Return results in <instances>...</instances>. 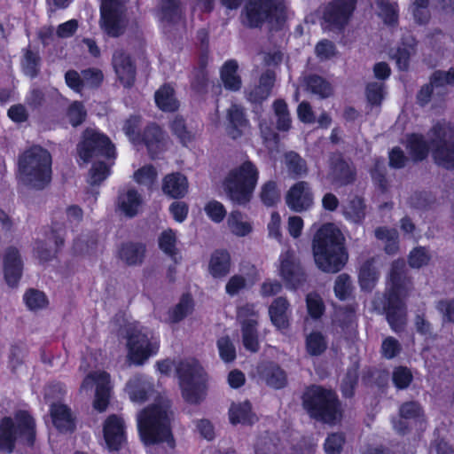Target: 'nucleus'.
<instances>
[{"label":"nucleus","instance_id":"1","mask_svg":"<svg viewBox=\"0 0 454 454\" xmlns=\"http://www.w3.org/2000/svg\"><path fill=\"white\" fill-rule=\"evenodd\" d=\"M312 253L317 267L325 273L340 272L348 259L344 236L331 223L322 224L314 234Z\"/></svg>","mask_w":454,"mask_h":454},{"label":"nucleus","instance_id":"2","mask_svg":"<svg viewBox=\"0 0 454 454\" xmlns=\"http://www.w3.org/2000/svg\"><path fill=\"white\" fill-rule=\"evenodd\" d=\"M409 283L404 263L394 262L388 286L383 294V311L389 326L395 333L403 331L406 325L407 309L403 298L407 294Z\"/></svg>","mask_w":454,"mask_h":454},{"label":"nucleus","instance_id":"3","mask_svg":"<svg viewBox=\"0 0 454 454\" xmlns=\"http://www.w3.org/2000/svg\"><path fill=\"white\" fill-rule=\"evenodd\" d=\"M36 441V423L27 410H18L13 416L0 419V450L11 454L16 445L34 448Z\"/></svg>","mask_w":454,"mask_h":454},{"label":"nucleus","instance_id":"4","mask_svg":"<svg viewBox=\"0 0 454 454\" xmlns=\"http://www.w3.org/2000/svg\"><path fill=\"white\" fill-rule=\"evenodd\" d=\"M287 19L286 0H246L240 13L242 25L260 29L267 24L270 30H282Z\"/></svg>","mask_w":454,"mask_h":454},{"label":"nucleus","instance_id":"5","mask_svg":"<svg viewBox=\"0 0 454 454\" xmlns=\"http://www.w3.org/2000/svg\"><path fill=\"white\" fill-rule=\"evenodd\" d=\"M52 158L50 152L34 145L26 149L18 159V169L22 183L32 189L42 191L51 182Z\"/></svg>","mask_w":454,"mask_h":454},{"label":"nucleus","instance_id":"6","mask_svg":"<svg viewBox=\"0 0 454 454\" xmlns=\"http://www.w3.org/2000/svg\"><path fill=\"white\" fill-rule=\"evenodd\" d=\"M303 409L319 422L334 424L342 418V407L337 393L332 388L312 384L301 395Z\"/></svg>","mask_w":454,"mask_h":454},{"label":"nucleus","instance_id":"7","mask_svg":"<svg viewBox=\"0 0 454 454\" xmlns=\"http://www.w3.org/2000/svg\"><path fill=\"white\" fill-rule=\"evenodd\" d=\"M176 375L185 403L198 405L206 399L208 374L198 359L190 357L179 360L176 365Z\"/></svg>","mask_w":454,"mask_h":454},{"label":"nucleus","instance_id":"8","mask_svg":"<svg viewBox=\"0 0 454 454\" xmlns=\"http://www.w3.org/2000/svg\"><path fill=\"white\" fill-rule=\"evenodd\" d=\"M137 429L145 445L167 442L171 448L175 446L170 419L167 411L160 405L148 406L139 413Z\"/></svg>","mask_w":454,"mask_h":454},{"label":"nucleus","instance_id":"9","mask_svg":"<svg viewBox=\"0 0 454 454\" xmlns=\"http://www.w3.org/2000/svg\"><path fill=\"white\" fill-rule=\"evenodd\" d=\"M258 180V168L252 160H247L229 171L223 184L230 200L245 206L251 201Z\"/></svg>","mask_w":454,"mask_h":454},{"label":"nucleus","instance_id":"10","mask_svg":"<svg viewBox=\"0 0 454 454\" xmlns=\"http://www.w3.org/2000/svg\"><path fill=\"white\" fill-rule=\"evenodd\" d=\"M121 334L126 339L127 357L135 365H143L151 356L158 352L159 344L152 341L150 330L139 322L124 325Z\"/></svg>","mask_w":454,"mask_h":454},{"label":"nucleus","instance_id":"11","mask_svg":"<svg viewBox=\"0 0 454 454\" xmlns=\"http://www.w3.org/2000/svg\"><path fill=\"white\" fill-rule=\"evenodd\" d=\"M77 153L83 163H89L94 158L115 159V146L111 139L103 132L87 128L82 134L77 145Z\"/></svg>","mask_w":454,"mask_h":454},{"label":"nucleus","instance_id":"12","mask_svg":"<svg viewBox=\"0 0 454 454\" xmlns=\"http://www.w3.org/2000/svg\"><path fill=\"white\" fill-rule=\"evenodd\" d=\"M433 135L434 163L448 170L454 169V126L445 120L436 121L430 129Z\"/></svg>","mask_w":454,"mask_h":454},{"label":"nucleus","instance_id":"13","mask_svg":"<svg viewBox=\"0 0 454 454\" xmlns=\"http://www.w3.org/2000/svg\"><path fill=\"white\" fill-rule=\"evenodd\" d=\"M125 12L122 0H101L100 27L108 36L117 38L124 34Z\"/></svg>","mask_w":454,"mask_h":454},{"label":"nucleus","instance_id":"14","mask_svg":"<svg viewBox=\"0 0 454 454\" xmlns=\"http://www.w3.org/2000/svg\"><path fill=\"white\" fill-rule=\"evenodd\" d=\"M357 0H332L324 9L322 19L331 31L343 33L356 9Z\"/></svg>","mask_w":454,"mask_h":454},{"label":"nucleus","instance_id":"15","mask_svg":"<svg viewBox=\"0 0 454 454\" xmlns=\"http://www.w3.org/2000/svg\"><path fill=\"white\" fill-rule=\"evenodd\" d=\"M329 176L333 184L347 186L356 179V169L340 152L332 153L328 160Z\"/></svg>","mask_w":454,"mask_h":454},{"label":"nucleus","instance_id":"16","mask_svg":"<svg viewBox=\"0 0 454 454\" xmlns=\"http://www.w3.org/2000/svg\"><path fill=\"white\" fill-rule=\"evenodd\" d=\"M112 66L120 83L126 89L135 85L137 79V65L129 53L122 49L114 51Z\"/></svg>","mask_w":454,"mask_h":454},{"label":"nucleus","instance_id":"17","mask_svg":"<svg viewBox=\"0 0 454 454\" xmlns=\"http://www.w3.org/2000/svg\"><path fill=\"white\" fill-rule=\"evenodd\" d=\"M314 202V195L309 184L298 181L294 184L286 195V203L294 212L301 213L309 210Z\"/></svg>","mask_w":454,"mask_h":454},{"label":"nucleus","instance_id":"18","mask_svg":"<svg viewBox=\"0 0 454 454\" xmlns=\"http://www.w3.org/2000/svg\"><path fill=\"white\" fill-rule=\"evenodd\" d=\"M24 263L19 249L13 246L5 248L3 255V272L6 284L18 286L23 274Z\"/></svg>","mask_w":454,"mask_h":454},{"label":"nucleus","instance_id":"19","mask_svg":"<svg viewBox=\"0 0 454 454\" xmlns=\"http://www.w3.org/2000/svg\"><path fill=\"white\" fill-rule=\"evenodd\" d=\"M123 419L116 414L109 415L103 424V436L106 447L113 451L121 449L127 441Z\"/></svg>","mask_w":454,"mask_h":454},{"label":"nucleus","instance_id":"20","mask_svg":"<svg viewBox=\"0 0 454 454\" xmlns=\"http://www.w3.org/2000/svg\"><path fill=\"white\" fill-rule=\"evenodd\" d=\"M66 226L64 223H52L50 230V235L47 236L50 240H53L55 249L50 248L46 242L43 240H37L35 242V254L36 257L41 263H46L52 261L57 254L60 251L65 244Z\"/></svg>","mask_w":454,"mask_h":454},{"label":"nucleus","instance_id":"21","mask_svg":"<svg viewBox=\"0 0 454 454\" xmlns=\"http://www.w3.org/2000/svg\"><path fill=\"white\" fill-rule=\"evenodd\" d=\"M137 145H145L152 159H156L164 151V131L156 122H149L139 135Z\"/></svg>","mask_w":454,"mask_h":454},{"label":"nucleus","instance_id":"22","mask_svg":"<svg viewBox=\"0 0 454 454\" xmlns=\"http://www.w3.org/2000/svg\"><path fill=\"white\" fill-rule=\"evenodd\" d=\"M279 273L286 284L294 289L301 286L306 280L300 262L290 251L280 255Z\"/></svg>","mask_w":454,"mask_h":454},{"label":"nucleus","instance_id":"23","mask_svg":"<svg viewBox=\"0 0 454 454\" xmlns=\"http://www.w3.org/2000/svg\"><path fill=\"white\" fill-rule=\"evenodd\" d=\"M260 378L265 384L274 389H282L287 385V374L281 366L274 361H264L258 366Z\"/></svg>","mask_w":454,"mask_h":454},{"label":"nucleus","instance_id":"24","mask_svg":"<svg viewBox=\"0 0 454 454\" xmlns=\"http://www.w3.org/2000/svg\"><path fill=\"white\" fill-rule=\"evenodd\" d=\"M405 147L413 162H421L427 160L434 149L432 140L429 143L423 134L418 132L406 135Z\"/></svg>","mask_w":454,"mask_h":454},{"label":"nucleus","instance_id":"25","mask_svg":"<svg viewBox=\"0 0 454 454\" xmlns=\"http://www.w3.org/2000/svg\"><path fill=\"white\" fill-rule=\"evenodd\" d=\"M93 380L96 383L93 408L98 412H104L110 403V375L105 371L99 372L95 373Z\"/></svg>","mask_w":454,"mask_h":454},{"label":"nucleus","instance_id":"26","mask_svg":"<svg viewBox=\"0 0 454 454\" xmlns=\"http://www.w3.org/2000/svg\"><path fill=\"white\" fill-rule=\"evenodd\" d=\"M230 423L233 426H252L258 421L256 414L253 411L252 403L246 400L239 403H232L228 411Z\"/></svg>","mask_w":454,"mask_h":454},{"label":"nucleus","instance_id":"27","mask_svg":"<svg viewBox=\"0 0 454 454\" xmlns=\"http://www.w3.org/2000/svg\"><path fill=\"white\" fill-rule=\"evenodd\" d=\"M188 187L187 177L180 172H173L163 177L162 192L172 199L179 200L185 197Z\"/></svg>","mask_w":454,"mask_h":454},{"label":"nucleus","instance_id":"28","mask_svg":"<svg viewBox=\"0 0 454 454\" xmlns=\"http://www.w3.org/2000/svg\"><path fill=\"white\" fill-rule=\"evenodd\" d=\"M227 120V133L233 140L241 137L244 130L249 126L244 109L238 105H233L228 109Z\"/></svg>","mask_w":454,"mask_h":454},{"label":"nucleus","instance_id":"29","mask_svg":"<svg viewBox=\"0 0 454 454\" xmlns=\"http://www.w3.org/2000/svg\"><path fill=\"white\" fill-rule=\"evenodd\" d=\"M220 80L227 91L238 92L241 90L242 79L239 74V64L236 59H228L222 65Z\"/></svg>","mask_w":454,"mask_h":454},{"label":"nucleus","instance_id":"30","mask_svg":"<svg viewBox=\"0 0 454 454\" xmlns=\"http://www.w3.org/2000/svg\"><path fill=\"white\" fill-rule=\"evenodd\" d=\"M231 265V256L229 251L219 248L211 254L208 270L214 278H223L230 273Z\"/></svg>","mask_w":454,"mask_h":454},{"label":"nucleus","instance_id":"31","mask_svg":"<svg viewBox=\"0 0 454 454\" xmlns=\"http://www.w3.org/2000/svg\"><path fill=\"white\" fill-rule=\"evenodd\" d=\"M156 106L164 113H175L179 110L180 102L176 90L170 83H163L154 93Z\"/></svg>","mask_w":454,"mask_h":454},{"label":"nucleus","instance_id":"32","mask_svg":"<svg viewBox=\"0 0 454 454\" xmlns=\"http://www.w3.org/2000/svg\"><path fill=\"white\" fill-rule=\"evenodd\" d=\"M146 247L140 242H125L118 249V257L129 266L140 265L145 259Z\"/></svg>","mask_w":454,"mask_h":454},{"label":"nucleus","instance_id":"33","mask_svg":"<svg viewBox=\"0 0 454 454\" xmlns=\"http://www.w3.org/2000/svg\"><path fill=\"white\" fill-rule=\"evenodd\" d=\"M290 304L286 297H277L269 307V316L272 325L279 329H286L289 326L288 309Z\"/></svg>","mask_w":454,"mask_h":454},{"label":"nucleus","instance_id":"34","mask_svg":"<svg viewBox=\"0 0 454 454\" xmlns=\"http://www.w3.org/2000/svg\"><path fill=\"white\" fill-rule=\"evenodd\" d=\"M142 203V196L135 188H130L126 192L118 195V207L128 217L136 216Z\"/></svg>","mask_w":454,"mask_h":454},{"label":"nucleus","instance_id":"35","mask_svg":"<svg viewBox=\"0 0 454 454\" xmlns=\"http://www.w3.org/2000/svg\"><path fill=\"white\" fill-rule=\"evenodd\" d=\"M158 12L162 22L177 24L182 19L181 0H160Z\"/></svg>","mask_w":454,"mask_h":454},{"label":"nucleus","instance_id":"36","mask_svg":"<svg viewBox=\"0 0 454 454\" xmlns=\"http://www.w3.org/2000/svg\"><path fill=\"white\" fill-rule=\"evenodd\" d=\"M158 12L162 22L177 24L182 19L181 0H160Z\"/></svg>","mask_w":454,"mask_h":454},{"label":"nucleus","instance_id":"37","mask_svg":"<svg viewBox=\"0 0 454 454\" xmlns=\"http://www.w3.org/2000/svg\"><path fill=\"white\" fill-rule=\"evenodd\" d=\"M257 325L255 319H246L241 324L243 346L252 353H256L260 349Z\"/></svg>","mask_w":454,"mask_h":454},{"label":"nucleus","instance_id":"38","mask_svg":"<svg viewBox=\"0 0 454 454\" xmlns=\"http://www.w3.org/2000/svg\"><path fill=\"white\" fill-rule=\"evenodd\" d=\"M359 361L353 362L348 368L341 380L340 391L345 398H352L359 381Z\"/></svg>","mask_w":454,"mask_h":454},{"label":"nucleus","instance_id":"39","mask_svg":"<svg viewBox=\"0 0 454 454\" xmlns=\"http://www.w3.org/2000/svg\"><path fill=\"white\" fill-rule=\"evenodd\" d=\"M305 84L309 91L323 99L331 97L333 93L332 84L318 74H309L305 80Z\"/></svg>","mask_w":454,"mask_h":454},{"label":"nucleus","instance_id":"40","mask_svg":"<svg viewBox=\"0 0 454 454\" xmlns=\"http://www.w3.org/2000/svg\"><path fill=\"white\" fill-rule=\"evenodd\" d=\"M176 244L177 238L176 232L170 228L163 231L158 238L159 248L175 262H177V256L179 254Z\"/></svg>","mask_w":454,"mask_h":454},{"label":"nucleus","instance_id":"41","mask_svg":"<svg viewBox=\"0 0 454 454\" xmlns=\"http://www.w3.org/2000/svg\"><path fill=\"white\" fill-rule=\"evenodd\" d=\"M51 418L54 426L59 430L74 428L71 410L65 404H54L51 408Z\"/></svg>","mask_w":454,"mask_h":454},{"label":"nucleus","instance_id":"42","mask_svg":"<svg viewBox=\"0 0 454 454\" xmlns=\"http://www.w3.org/2000/svg\"><path fill=\"white\" fill-rule=\"evenodd\" d=\"M379 273L372 260H366L360 267L358 281L362 290L372 291L375 286Z\"/></svg>","mask_w":454,"mask_h":454},{"label":"nucleus","instance_id":"43","mask_svg":"<svg viewBox=\"0 0 454 454\" xmlns=\"http://www.w3.org/2000/svg\"><path fill=\"white\" fill-rule=\"evenodd\" d=\"M193 301L190 294H184L179 302L168 310L169 322L176 324L184 319L192 310Z\"/></svg>","mask_w":454,"mask_h":454},{"label":"nucleus","instance_id":"44","mask_svg":"<svg viewBox=\"0 0 454 454\" xmlns=\"http://www.w3.org/2000/svg\"><path fill=\"white\" fill-rule=\"evenodd\" d=\"M305 347L309 355L311 356H318L326 350L327 340L322 333L313 331L307 335Z\"/></svg>","mask_w":454,"mask_h":454},{"label":"nucleus","instance_id":"45","mask_svg":"<svg viewBox=\"0 0 454 454\" xmlns=\"http://www.w3.org/2000/svg\"><path fill=\"white\" fill-rule=\"evenodd\" d=\"M169 129L184 146H187L194 139V134L188 129L185 120L181 115H176L172 120Z\"/></svg>","mask_w":454,"mask_h":454},{"label":"nucleus","instance_id":"46","mask_svg":"<svg viewBox=\"0 0 454 454\" xmlns=\"http://www.w3.org/2000/svg\"><path fill=\"white\" fill-rule=\"evenodd\" d=\"M399 416L414 422H424L425 413L422 406L417 401H407L399 407Z\"/></svg>","mask_w":454,"mask_h":454},{"label":"nucleus","instance_id":"47","mask_svg":"<svg viewBox=\"0 0 454 454\" xmlns=\"http://www.w3.org/2000/svg\"><path fill=\"white\" fill-rule=\"evenodd\" d=\"M285 158L286 165L292 175L301 177L308 174L307 162L298 153L294 151L288 152L286 153Z\"/></svg>","mask_w":454,"mask_h":454},{"label":"nucleus","instance_id":"48","mask_svg":"<svg viewBox=\"0 0 454 454\" xmlns=\"http://www.w3.org/2000/svg\"><path fill=\"white\" fill-rule=\"evenodd\" d=\"M219 357L225 364H231L237 358V350L231 339L228 336H222L216 340Z\"/></svg>","mask_w":454,"mask_h":454},{"label":"nucleus","instance_id":"49","mask_svg":"<svg viewBox=\"0 0 454 454\" xmlns=\"http://www.w3.org/2000/svg\"><path fill=\"white\" fill-rule=\"evenodd\" d=\"M26 306L30 310H38L47 307L49 301L46 294L37 289L29 288L23 296Z\"/></svg>","mask_w":454,"mask_h":454},{"label":"nucleus","instance_id":"50","mask_svg":"<svg viewBox=\"0 0 454 454\" xmlns=\"http://www.w3.org/2000/svg\"><path fill=\"white\" fill-rule=\"evenodd\" d=\"M260 199L266 207H274L280 200V192L273 180L265 182L260 192Z\"/></svg>","mask_w":454,"mask_h":454},{"label":"nucleus","instance_id":"51","mask_svg":"<svg viewBox=\"0 0 454 454\" xmlns=\"http://www.w3.org/2000/svg\"><path fill=\"white\" fill-rule=\"evenodd\" d=\"M228 225L231 232L238 237H245L252 231V225L248 222H242V214L239 210L230 214Z\"/></svg>","mask_w":454,"mask_h":454},{"label":"nucleus","instance_id":"52","mask_svg":"<svg viewBox=\"0 0 454 454\" xmlns=\"http://www.w3.org/2000/svg\"><path fill=\"white\" fill-rule=\"evenodd\" d=\"M376 4L385 24L392 27L398 24L399 12L396 4L390 3L389 0H376Z\"/></svg>","mask_w":454,"mask_h":454},{"label":"nucleus","instance_id":"53","mask_svg":"<svg viewBox=\"0 0 454 454\" xmlns=\"http://www.w3.org/2000/svg\"><path fill=\"white\" fill-rule=\"evenodd\" d=\"M413 380L411 371L403 365L394 368L392 372V382L395 387L398 390H403L410 387Z\"/></svg>","mask_w":454,"mask_h":454},{"label":"nucleus","instance_id":"54","mask_svg":"<svg viewBox=\"0 0 454 454\" xmlns=\"http://www.w3.org/2000/svg\"><path fill=\"white\" fill-rule=\"evenodd\" d=\"M333 291L340 301H346L351 295L352 283L348 274H340L334 282Z\"/></svg>","mask_w":454,"mask_h":454},{"label":"nucleus","instance_id":"55","mask_svg":"<svg viewBox=\"0 0 454 454\" xmlns=\"http://www.w3.org/2000/svg\"><path fill=\"white\" fill-rule=\"evenodd\" d=\"M67 116L73 127H78L85 121L87 111L80 101H74L67 110Z\"/></svg>","mask_w":454,"mask_h":454},{"label":"nucleus","instance_id":"56","mask_svg":"<svg viewBox=\"0 0 454 454\" xmlns=\"http://www.w3.org/2000/svg\"><path fill=\"white\" fill-rule=\"evenodd\" d=\"M385 86L377 82H369L365 88V95L368 103L372 106H380L382 104L385 94Z\"/></svg>","mask_w":454,"mask_h":454},{"label":"nucleus","instance_id":"57","mask_svg":"<svg viewBox=\"0 0 454 454\" xmlns=\"http://www.w3.org/2000/svg\"><path fill=\"white\" fill-rule=\"evenodd\" d=\"M412 15L418 24H427L431 19L429 0H414L412 3Z\"/></svg>","mask_w":454,"mask_h":454},{"label":"nucleus","instance_id":"58","mask_svg":"<svg viewBox=\"0 0 454 454\" xmlns=\"http://www.w3.org/2000/svg\"><path fill=\"white\" fill-rule=\"evenodd\" d=\"M431 255L424 247H414L408 255L409 265L413 269H420L428 264Z\"/></svg>","mask_w":454,"mask_h":454},{"label":"nucleus","instance_id":"59","mask_svg":"<svg viewBox=\"0 0 454 454\" xmlns=\"http://www.w3.org/2000/svg\"><path fill=\"white\" fill-rule=\"evenodd\" d=\"M306 304L308 313L313 319H319L324 315L325 306L319 294H309L306 297Z\"/></svg>","mask_w":454,"mask_h":454},{"label":"nucleus","instance_id":"60","mask_svg":"<svg viewBox=\"0 0 454 454\" xmlns=\"http://www.w3.org/2000/svg\"><path fill=\"white\" fill-rule=\"evenodd\" d=\"M129 397L133 402L145 403L148 399L149 387L139 380H130L128 383Z\"/></svg>","mask_w":454,"mask_h":454},{"label":"nucleus","instance_id":"61","mask_svg":"<svg viewBox=\"0 0 454 454\" xmlns=\"http://www.w3.org/2000/svg\"><path fill=\"white\" fill-rule=\"evenodd\" d=\"M204 210L207 217L216 223L223 222L227 215L224 206L215 200L208 201L205 205Z\"/></svg>","mask_w":454,"mask_h":454},{"label":"nucleus","instance_id":"62","mask_svg":"<svg viewBox=\"0 0 454 454\" xmlns=\"http://www.w3.org/2000/svg\"><path fill=\"white\" fill-rule=\"evenodd\" d=\"M110 175V168L104 161L93 163L90 169V183L92 185H98Z\"/></svg>","mask_w":454,"mask_h":454},{"label":"nucleus","instance_id":"63","mask_svg":"<svg viewBox=\"0 0 454 454\" xmlns=\"http://www.w3.org/2000/svg\"><path fill=\"white\" fill-rule=\"evenodd\" d=\"M345 443V436L342 433H332L326 437L324 449L326 454H340Z\"/></svg>","mask_w":454,"mask_h":454},{"label":"nucleus","instance_id":"64","mask_svg":"<svg viewBox=\"0 0 454 454\" xmlns=\"http://www.w3.org/2000/svg\"><path fill=\"white\" fill-rule=\"evenodd\" d=\"M402 351L400 342L392 336L386 337L381 343L380 353L386 359H393L396 357Z\"/></svg>","mask_w":454,"mask_h":454}]
</instances>
